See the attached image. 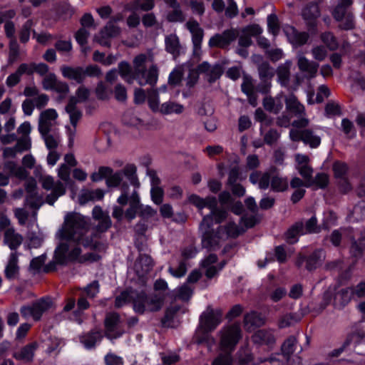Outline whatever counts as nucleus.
Returning a JSON list of instances; mask_svg holds the SVG:
<instances>
[{
	"label": "nucleus",
	"instance_id": "f257e3e1",
	"mask_svg": "<svg viewBox=\"0 0 365 365\" xmlns=\"http://www.w3.org/2000/svg\"><path fill=\"white\" fill-rule=\"evenodd\" d=\"M93 219L98 221L94 230L88 229L85 217L78 213H68L65 216L61 228L56 232L59 240H65L55 250L54 262L65 264L70 261L79 262H96L100 256L95 253L81 255V246L93 250H104L105 245L97 240L98 233L106 232L111 225V220L100 206H95L92 211Z\"/></svg>",
	"mask_w": 365,
	"mask_h": 365
},
{
	"label": "nucleus",
	"instance_id": "f03ea898",
	"mask_svg": "<svg viewBox=\"0 0 365 365\" xmlns=\"http://www.w3.org/2000/svg\"><path fill=\"white\" fill-rule=\"evenodd\" d=\"M222 313L220 309H214L208 307L200 316V326L195 331L194 340L197 344L206 343L210 346L215 343L213 338L209 334L210 331L215 329L221 323Z\"/></svg>",
	"mask_w": 365,
	"mask_h": 365
},
{
	"label": "nucleus",
	"instance_id": "7ed1b4c3",
	"mask_svg": "<svg viewBox=\"0 0 365 365\" xmlns=\"http://www.w3.org/2000/svg\"><path fill=\"white\" fill-rule=\"evenodd\" d=\"M153 61V57L150 53H140L134 58L133 64L135 78L140 86L146 84L154 86L157 83L158 78L157 66L152 64L148 70L145 68L146 64Z\"/></svg>",
	"mask_w": 365,
	"mask_h": 365
},
{
	"label": "nucleus",
	"instance_id": "20e7f679",
	"mask_svg": "<svg viewBox=\"0 0 365 365\" xmlns=\"http://www.w3.org/2000/svg\"><path fill=\"white\" fill-rule=\"evenodd\" d=\"M245 232L242 225H238L232 220H229L225 226H218L216 233L212 235V232H207L204 238L202 239V245L209 250H214L217 247L222 241L229 237L235 238Z\"/></svg>",
	"mask_w": 365,
	"mask_h": 365
},
{
	"label": "nucleus",
	"instance_id": "39448f33",
	"mask_svg": "<svg viewBox=\"0 0 365 365\" xmlns=\"http://www.w3.org/2000/svg\"><path fill=\"white\" fill-rule=\"evenodd\" d=\"M162 296H158L155 293L149 295L144 292L138 293L133 301L135 312L138 314H143L145 312H157L160 310L165 302Z\"/></svg>",
	"mask_w": 365,
	"mask_h": 365
},
{
	"label": "nucleus",
	"instance_id": "423d86ee",
	"mask_svg": "<svg viewBox=\"0 0 365 365\" xmlns=\"http://www.w3.org/2000/svg\"><path fill=\"white\" fill-rule=\"evenodd\" d=\"M117 202L121 205H125L129 202V207L125 212V217L128 220L131 221L136 217V214L140 207V198L135 190L130 193L128 183L122 185L121 194L118 197Z\"/></svg>",
	"mask_w": 365,
	"mask_h": 365
},
{
	"label": "nucleus",
	"instance_id": "0eeeda50",
	"mask_svg": "<svg viewBox=\"0 0 365 365\" xmlns=\"http://www.w3.org/2000/svg\"><path fill=\"white\" fill-rule=\"evenodd\" d=\"M88 96L89 90L83 86H81L76 91L77 98L71 97L66 107V110L69 115L71 123L73 127L72 130L69 128L70 137L74 135L77 123L82 116V113L76 108V103L86 101Z\"/></svg>",
	"mask_w": 365,
	"mask_h": 365
},
{
	"label": "nucleus",
	"instance_id": "6e6552de",
	"mask_svg": "<svg viewBox=\"0 0 365 365\" xmlns=\"http://www.w3.org/2000/svg\"><path fill=\"white\" fill-rule=\"evenodd\" d=\"M210 213L205 215L200 225L202 232V239L204 238L207 232H212L214 235L216 233V229L212 228L213 223L220 224L227 217V212L225 210L217 207V201L215 198V205L213 207H209Z\"/></svg>",
	"mask_w": 365,
	"mask_h": 365
},
{
	"label": "nucleus",
	"instance_id": "1a4fd4ad",
	"mask_svg": "<svg viewBox=\"0 0 365 365\" xmlns=\"http://www.w3.org/2000/svg\"><path fill=\"white\" fill-rule=\"evenodd\" d=\"M39 182L42 187L51 193L46 197V202L50 205H53L55 202L66 193V186L61 181H56L54 178L48 175L41 176Z\"/></svg>",
	"mask_w": 365,
	"mask_h": 365
},
{
	"label": "nucleus",
	"instance_id": "9d476101",
	"mask_svg": "<svg viewBox=\"0 0 365 365\" xmlns=\"http://www.w3.org/2000/svg\"><path fill=\"white\" fill-rule=\"evenodd\" d=\"M51 306L52 302L49 298H41L30 305L22 307L21 314L26 319L32 318L34 320L38 321Z\"/></svg>",
	"mask_w": 365,
	"mask_h": 365
},
{
	"label": "nucleus",
	"instance_id": "9b49d317",
	"mask_svg": "<svg viewBox=\"0 0 365 365\" xmlns=\"http://www.w3.org/2000/svg\"><path fill=\"white\" fill-rule=\"evenodd\" d=\"M220 345L223 350L232 351L240 339V327L237 324L225 327L220 331Z\"/></svg>",
	"mask_w": 365,
	"mask_h": 365
},
{
	"label": "nucleus",
	"instance_id": "f8f14e48",
	"mask_svg": "<svg viewBox=\"0 0 365 365\" xmlns=\"http://www.w3.org/2000/svg\"><path fill=\"white\" fill-rule=\"evenodd\" d=\"M120 315L116 312L108 313L105 318V334L106 336L113 340L119 338L123 334V330L120 328Z\"/></svg>",
	"mask_w": 365,
	"mask_h": 365
},
{
	"label": "nucleus",
	"instance_id": "ddd939ff",
	"mask_svg": "<svg viewBox=\"0 0 365 365\" xmlns=\"http://www.w3.org/2000/svg\"><path fill=\"white\" fill-rule=\"evenodd\" d=\"M58 113L53 108H48L41 113L38 120V131L41 134L56 130Z\"/></svg>",
	"mask_w": 365,
	"mask_h": 365
},
{
	"label": "nucleus",
	"instance_id": "4468645a",
	"mask_svg": "<svg viewBox=\"0 0 365 365\" xmlns=\"http://www.w3.org/2000/svg\"><path fill=\"white\" fill-rule=\"evenodd\" d=\"M289 138L292 141L302 140L304 143L309 145L311 148H317L321 143V138L309 129L299 130L292 128L289 131Z\"/></svg>",
	"mask_w": 365,
	"mask_h": 365
},
{
	"label": "nucleus",
	"instance_id": "2eb2a0df",
	"mask_svg": "<svg viewBox=\"0 0 365 365\" xmlns=\"http://www.w3.org/2000/svg\"><path fill=\"white\" fill-rule=\"evenodd\" d=\"M186 28L190 31L192 34V41L193 43V53L197 57L201 54V44L203 38V30L200 26L197 21L195 20H190L185 24Z\"/></svg>",
	"mask_w": 365,
	"mask_h": 365
},
{
	"label": "nucleus",
	"instance_id": "dca6fc26",
	"mask_svg": "<svg viewBox=\"0 0 365 365\" xmlns=\"http://www.w3.org/2000/svg\"><path fill=\"white\" fill-rule=\"evenodd\" d=\"M25 187L27 192L26 203L31 208L38 209L43 204V200L38 194L36 182L34 178L26 180Z\"/></svg>",
	"mask_w": 365,
	"mask_h": 365
},
{
	"label": "nucleus",
	"instance_id": "f3484780",
	"mask_svg": "<svg viewBox=\"0 0 365 365\" xmlns=\"http://www.w3.org/2000/svg\"><path fill=\"white\" fill-rule=\"evenodd\" d=\"M120 32V28L115 24L113 21H109L95 38L101 45L109 46V40L118 37Z\"/></svg>",
	"mask_w": 365,
	"mask_h": 365
},
{
	"label": "nucleus",
	"instance_id": "a211bd4d",
	"mask_svg": "<svg viewBox=\"0 0 365 365\" xmlns=\"http://www.w3.org/2000/svg\"><path fill=\"white\" fill-rule=\"evenodd\" d=\"M237 36L238 32L235 29L225 30L223 33L217 34L211 37L208 44L210 47L225 48L235 41Z\"/></svg>",
	"mask_w": 365,
	"mask_h": 365
},
{
	"label": "nucleus",
	"instance_id": "6ab92c4d",
	"mask_svg": "<svg viewBox=\"0 0 365 365\" xmlns=\"http://www.w3.org/2000/svg\"><path fill=\"white\" fill-rule=\"evenodd\" d=\"M217 257L214 254H210L202 261L201 267L207 279L215 277L223 268L225 262L217 263Z\"/></svg>",
	"mask_w": 365,
	"mask_h": 365
},
{
	"label": "nucleus",
	"instance_id": "aec40b11",
	"mask_svg": "<svg viewBox=\"0 0 365 365\" xmlns=\"http://www.w3.org/2000/svg\"><path fill=\"white\" fill-rule=\"evenodd\" d=\"M283 31L289 42L294 47H299L304 45L309 38V35L307 32L298 31L295 28L289 25L284 26L283 27Z\"/></svg>",
	"mask_w": 365,
	"mask_h": 365
},
{
	"label": "nucleus",
	"instance_id": "412c9836",
	"mask_svg": "<svg viewBox=\"0 0 365 365\" xmlns=\"http://www.w3.org/2000/svg\"><path fill=\"white\" fill-rule=\"evenodd\" d=\"M365 341V322H360L357 324L354 331L349 335L342 348L333 352V356H338L344 349L345 346L353 344L354 345Z\"/></svg>",
	"mask_w": 365,
	"mask_h": 365
},
{
	"label": "nucleus",
	"instance_id": "4be33fe9",
	"mask_svg": "<svg viewBox=\"0 0 365 365\" xmlns=\"http://www.w3.org/2000/svg\"><path fill=\"white\" fill-rule=\"evenodd\" d=\"M297 66L300 71L304 73L307 78H313L316 76L319 68V64L309 60L302 53L297 56Z\"/></svg>",
	"mask_w": 365,
	"mask_h": 365
},
{
	"label": "nucleus",
	"instance_id": "5701e85b",
	"mask_svg": "<svg viewBox=\"0 0 365 365\" xmlns=\"http://www.w3.org/2000/svg\"><path fill=\"white\" fill-rule=\"evenodd\" d=\"M153 267L151 257L147 255H140L135 260L133 269L136 274L142 278L146 275Z\"/></svg>",
	"mask_w": 365,
	"mask_h": 365
},
{
	"label": "nucleus",
	"instance_id": "b1692460",
	"mask_svg": "<svg viewBox=\"0 0 365 365\" xmlns=\"http://www.w3.org/2000/svg\"><path fill=\"white\" fill-rule=\"evenodd\" d=\"M199 73H205L208 81L212 83L218 79L222 73V67L220 64H215L211 66L207 62L205 61L200 64L197 67Z\"/></svg>",
	"mask_w": 365,
	"mask_h": 365
},
{
	"label": "nucleus",
	"instance_id": "393cba45",
	"mask_svg": "<svg viewBox=\"0 0 365 365\" xmlns=\"http://www.w3.org/2000/svg\"><path fill=\"white\" fill-rule=\"evenodd\" d=\"M250 182L253 185H258L261 190H266L271 184V176L269 172L262 173L260 171H253L249 177Z\"/></svg>",
	"mask_w": 365,
	"mask_h": 365
},
{
	"label": "nucleus",
	"instance_id": "a878e982",
	"mask_svg": "<svg viewBox=\"0 0 365 365\" xmlns=\"http://www.w3.org/2000/svg\"><path fill=\"white\" fill-rule=\"evenodd\" d=\"M286 108L296 116L305 115L304 106L299 102L297 97L290 94L285 98Z\"/></svg>",
	"mask_w": 365,
	"mask_h": 365
},
{
	"label": "nucleus",
	"instance_id": "bb28decb",
	"mask_svg": "<svg viewBox=\"0 0 365 365\" xmlns=\"http://www.w3.org/2000/svg\"><path fill=\"white\" fill-rule=\"evenodd\" d=\"M104 196V192L101 189L94 190H82L78 195V202L81 205H85L88 202L101 200Z\"/></svg>",
	"mask_w": 365,
	"mask_h": 365
},
{
	"label": "nucleus",
	"instance_id": "cd10ccee",
	"mask_svg": "<svg viewBox=\"0 0 365 365\" xmlns=\"http://www.w3.org/2000/svg\"><path fill=\"white\" fill-rule=\"evenodd\" d=\"M165 50L175 58L180 54L181 45L176 34L168 35L165 38Z\"/></svg>",
	"mask_w": 365,
	"mask_h": 365
},
{
	"label": "nucleus",
	"instance_id": "c85d7f7f",
	"mask_svg": "<svg viewBox=\"0 0 365 365\" xmlns=\"http://www.w3.org/2000/svg\"><path fill=\"white\" fill-rule=\"evenodd\" d=\"M5 276L8 279H14L18 277L19 267L18 266V254L12 252L10 255L8 264L4 270Z\"/></svg>",
	"mask_w": 365,
	"mask_h": 365
},
{
	"label": "nucleus",
	"instance_id": "c756f323",
	"mask_svg": "<svg viewBox=\"0 0 365 365\" xmlns=\"http://www.w3.org/2000/svg\"><path fill=\"white\" fill-rule=\"evenodd\" d=\"M123 177L129 181L130 184L135 187L134 190L139 188L140 182L137 175V167L134 164H127L122 170Z\"/></svg>",
	"mask_w": 365,
	"mask_h": 365
},
{
	"label": "nucleus",
	"instance_id": "7c9ffc66",
	"mask_svg": "<svg viewBox=\"0 0 365 365\" xmlns=\"http://www.w3.org/2000/svg\"><path fill=\"white\" fill-rule=\"evenodd\" d=\"M62 75L67 78L74 80L77 83H81L85 78V72L83 68H73L70 66H63L61 68Z\"/></svg>",
	"mask_w": 365,
	"mask_h": 365
},
{
	"label": "nucleus",
	"instance_id": "2f4dec72",
	"mask_svg": "<svg viewBox=\"0 0 365 365\" xmlns=\"http://www.w3.org/2000/svg\"><path fill=\"white\" fill-rule=\"evenodd\" d=\"M352 296V288L341 289L334 295L333 304L335 307L341 308L350 302Z\"/></svg>",
	"mask_w": 365,
	"mask_h": 365
},
{
	"label": "nucleus",
	"instance_id": "473e14b6",
	"mask_svg": "<svg viewBox=\"0 0 365 365\" xmlns=\"http://www.w3.org/2000/svg\"><path fill=\"white\" fill-rule=\"evenodd\" d=\"M23 237L13 228H7L4 233V242L11 250H16L21 245Z\"/></svg>",
	"mask_w": 365,
	"mask_h": 365
},
{
	"label": "nucleus",
	"instance_id": "72a5a7b5",
	"mask_svg": "<svg viewBox=\"0 0 365 365\" xmlns=\"http://www.w3.org/2000/svg\"><path fill=\"white\" fill-rule=\"evenodd\" d=\"M252 340L256 344H264L272 345L275 341V337L272 331L260 329L256 331L252 336Z\"/></svg>",
	"mask_w": 365,
	"mask_h": 365
},
{
	"label": "nucleus",
	"instance_id": "f704fd0d",
	"mask_svg": "<svg viewBox=\"0 0 365 365\" xmlns=\"http://www.w3.org/2000/svg\"><path fill=\"white\" fill-rule=\"evenodd\" d=\"M36 348V344L35 343L28 344L20 350L16 351L14 354V357L17 360H21L25 362L31 361L33 359Z\"/></svg>",
	"mask_w": 365,
	"mask_h": 365
},
{
	"label": "nucleus",
	"instance_id": "c9c22d12",
	"mask_svg": "<svg viewBox=\"0 0 365 365\" xmlns=\"http://www.w3.org/2000/svg\"><path fill=\"white\" fill-rule=\"evenodd\" d=\"M189 202L195 205L200 210L205 207H213L215 205V197L208 196L202 198L197 195H192L189 197Z\"/></svg>",
	"mask_w": 365,
	"mask_h": 365
},
{
	"label": "nucleus",
	"instance_id": "e433bc0d",
	"mask_svg": "<svg viewBox=\"0 0 365 365\" xmlns=\"http://www.w3.org/2000/svg\"><path fill=\"white\" fill-rule=\"evenodd\" d=\"M292 64V61L287 60L277 68V73L278 81L284 86H287L289 83L290 76L289 70Z\"/></svg>",
	"mask_w": 365,
	"mask_h": 365
},
{
	"label": "nucleus",
	"instance_id": "4c0bfd02",
	"mask_svg": "<svg viewBox=\"0 0 365 365\" xmlns=\"http://www.w3.org/2000/svg\"><path fill=\"white\" fill-rule=\"evenodd\" d=\"M184 110V106L180 103L167 101L160 105L158 112L163 115L180 114Z\"/></svg>",
	"mask_w": 365,
	"mask_h": 365
},
{
	"label": "nucleus",
	"instance_id": "58836bf2",
	"mask_svg": "<svg viewBox=\"0 0 365 365\" xmlns=\"http://www.w3.org/2000/svg\"><path fill=\"white\" fill-rule=\"evenodd\" d=\"M325 259L324 252L322 250L314 251L307 259L306 267L309 270L316 269Z\"/></svg>",
	"mask_w": 365,
	"mask_h": 365
},
{
	"label": "nucleus",
	"instance_id": "ea45409f",
	"mask_svg": "<svg viewBox=\"0 0 365 365\" xmlns=\"http://www.w3.org/2000/svg\"><path fill=\"white\" fill-rule=\"evenodd\" d=\"M304 225L302 222H297L292 227H290L286 233V240L290 243L293 244L297 242L298 237L301 235H304Z\"/></svg>",
	"mask_w": 365,
	"mask_h": 365
},
{
	"label": "nucleus",
	"instance_id": "a19ab883",
	"mask_svg": "<svg viewBox=\"0 0 365 365\" xmlns=\"http://www.w3.org/2000/svg\"><path fill=\"white\" fill-rule=\"evenodd\" d=\"M263 106L267 110L277 113L283 108L282 97H276L275 98L266 97L264 99Z\"/></svg>",
	"mask_w": 365,
	"mask_h": 365
},
{
	"label": "nucleus",
	"instance_id": "79ce46f5",
	"mask_svg": "<svg viewBox=\"0 0 365 365\" xmlns=\"http://www.w3.org/2000/svg\"><path fill=\"white\" fill-rule=\"evenodd\" d=\"M245 326L247 329H250L255 327H259L264 323V319L255 312L247 314L245 317Z\"/></svg>",
	"mask_w": 365,
	"mask_h": 365
},
{
	"label": "nucleus",
	"instance_id": "37998d69",
	"mask_svg": "<svg viewBox=\"0 0 365 365\" xmlns=\"http://www.w3.org/2000/svg\"><path fill=\"white\" fill-rule=\"evenodd\" d=\"M118 70L120 76L128 83H132L135 78V70L132 71L130 64L126 61H122L118 64Z\"/></svg>",
	"mask_w": 365,
	"mask_h": 365
},
{
	"label": "nucleus",
	"instance_id": "c03bdc74",
	"mask_svg": "<svg viewBox=\"0 0 365 365\" xmlns=\"http://www.w3.org/2000/svg\"><path fill=\"white\" fill-rule=\"evenodd\" d=\"M41 135L44 140L46 148L51 150L57 148L61 141L59 134L56 130Z\"/></svg>",
	"mask_w": 365,
	"mask_h": 365
},
{
	"label": "nucleus",
	"instance_id": "a18cd8bd",
	"mask_svg": "<svg viewBox=\"0 0 365 365\" xmlns=\"http://www.w3.org/2000/svg\"><path fill=\"white\" fill-rule=\"evenodd\" d=\"M102 339L100 331H95L84 335L81 337V341L83 344L86 349L93 348L96 343L99 342Z\"/></svg>",
	"mask_w": 365,
	"mask_h": 365
},
{
	"label": "nucleus",
	"instance_id": "49530a36",
	"mask_svg": "<svg viewBox=\"0 0 365 365\" xmlns=\"http://www.w3.org/2000/svg\"><path fill=\"white\" fill-rule=\"evenodd\" d=\"M352 4V0H340L338 5L334 10L333 16L336 21L342 19V18L349 14L347 8Z\"/></svg>",
	"mask_w": 365,
	"mask_h": 365
},
{
	"label": "nucleus",
	"instance_id": "de8ad7c7",
	"mask_svg": "<svg viewBox=\"0 0 365 365\" xmlns=\"http://www.w3.org/2000/svg\"><path fill=\"white\" fill-rule=\"evenodd\" d=\"M147 99L150 108L153 112H158L160 108L159 94L157 90L148 91Z\"/></svg>",
	"mask_w": 365,
	"mask_h": 365
},
{
	"label": "nucleus",
	"instance_id": "09e8293b",
	"mask_svg": "<svg viewBox=\"0 0 365 365\" xmlns=\"http://www.w3.org/2000/svg\"><path fill=\"white\" fill-rule=\"evenodd\" d=\"M138 294V293H135L133 291H124L121 292L120 294L115 298V307L120 308L128 303L131 299L134 301V299L136 297Z\"/></svg>",
	"mask_w": 365,
	"mask_h": 365
},
{
	"label": "nucleus",
	"instance_id": "8fccbe9b",
	"mask_svg": "<svg viewBox=\"0 0 365 365\" xmlns=\"http://www.w3.org/2000/svg\"><path fill=\"white\" fill-rule=\"evenodd\" d=\"M270 185L272 190L282 192L288 187V180L277 175L272 178Z\"/></svg>",
	"mask_w": 365,
	"mask_h": 365
},
{
	"label": "nucleus",
	"instance_id": "3c124183",
	"mask_svg": "<svg viewBox=\"0 0 365 365\" xmlns=\"http://www.w3.org/2000/svg\"><path fill=\"white\" fill-rule=\"evenodd\" d=\"M124 182H123V173L121 171H117L113 173L112 170V173L108 175L106 178V185L110 187H116L120 185H122ZM122 186H120L121 187Z\"/></svg>",
	"mask_w": 365,
	"mask_h": 365
},
{
	"label": "nucleus",
	"instance_id": "603ef678",
	"mask_svg": "<svg viewBox=\"0 0 365 365\" xmlns=\"http://www.w3.org/2000/svg\"><path fill=\"white\" fill-rule=\"evenodd\" d=\"M154 292L158 296L163 295V299L165 300L168 295V285L165 280L163 279H157L154 283Z\"/></svg>",
	"mask_w": 365,
	"mask_h": 365
},
{
	"label": "nucleus",
	"instance_id": "864d4df0",
	"mask_svg": "<svg viewBox=\"0 0 365 365\" xmlns=\"http://www.w3.org/2000/svg\"><path fill=\"white\" fill-rule=\"evenodd\" d=\"M322 41L326 44L329 50L334 51L338 48V42L336 37L331 32H324L321 34Z\"/></svg>",
	"mask_w": 365,
	"mask_h": 365
},
{
	"label": "nucleus",
	"instance_id": "5fc2aeb1",
	"mask_svg": "<svg viewBox=\"0 0 365 365\" xmlns=\"http://www.w3.org/2000/svg\"><path fill=\"white\" fill-rule=\"evenodd\" d=\"M185 5L190 7L192 11L197 15H202L205 12V5L202 0H183Z\"/></svg>",
	"mask_w": 365,
	"mask_h": 365
},
{
	"label": "nucleus",
	"instance_id": "6e6d98bb",
	"mask_svg": "<svg viewBox=\"0 0 365 365\" xmlns=\"http://www.w3.org/2000/svg\"><path fill=\"white\" fill-rule=\"evenodd\" d=\"M299 319L295 314H286L279 319L278 326L283 329L294 325Z\"/></svg>",
	"mask_w": 365,
	"mask_h": 365
},
{
	"label": "nucleus",
	"instance_id": "4d7b16f0",
	"mask_svg": "<svg viewBox=\"0 0 365 365\" xmlns=\"http://www.w3.org/2000/svg\"><path fill=\"white\" fill-rule=\"evenodd\" d=\"M364 249H365V229L359 238V242L353 239L351 250V252L357 257L362 253Z\"/></svg>",
	"mask_w": 365,
	"mask_h": 365
},
{
	"label": "nucleus",
	"instance_id": "13d9d810",
	"mask_svg": "<svg viewBox=\"0 0 365 365\" xmlns=\"http://www.w3.org/2000/svg\"><path fill=\"white\" fill-rule=\"evenodd\" d=\"M267 26L269 32L276 36L280 30L277 16L275 14H270L267 16Z\"/></svg>",
	"mask_w": 365,
	"mask_h": 365
},
{
	"label": "nucleus",
	"instance_id": "bf43d9fd",
	"mask_svg": "<svg viewBox=\"0 0 365 365\" xmlns=\"http://www.w3.org/2000/svg\"><path fill=\"white\" fill-rule=\"evenodd\" d=\"M302 16L305 19H315L319 16V11L317 4H311L302 10Z\"/></svg>",
	"mask_w": 365,
	"mask_h": 365
},
{
	"label": "nucleus",
	"instance_id": "052dcab7",
	"mask_svg": "<svg viewBox=\"0 0 365 365\" xmlns=\"http://www.w3.org/2000/svg\"><path fill=\"white\" fill-rule=\"evenodd\" d=\"M173 11L169 12L167 15V19L170 22L182 21L185 19V16L181 9L180 5L178 6L171 7Z\"/></svg>",
	"mask_w": 365,
	"mask_h": 365
},
{
	"label": "nucleus",
	"instance_id": "680f3d73",
	"mask_svg": "<svg viewBox=\"0 0 365 365\" xmlns=\"http://www.w3.org/2000/svg\"><path fill=\"white\" fill-rule=\"evenodd\" d=\"M194 288L189 284L185 283L178 289V297L183 301L190 299L193 294Z\"/></svg>",
	"mask_w": 365,
	"mask_h": 365
},
{
	"label": "nucleus",
	"instance_id": "e2e57ef3",
	"mask_svg": "<svg viewBox=\"0 0 365 365\" xmlns=\"http://www.w3.org/2000/svg\"><path fill=\"white\" fill-rule=\"evenodd\" d=\"M333 170L335 178L339 180L346 177L348 166L344 163L336 162L333 165Z\"/></svg>",
	"mask_w": 365,
	"mask_h": 365
},
{
	"label": "nucleus",
	"instance_id": "0e129e2a",
	"mask_svg": "<svg viewBox=\"0 0 365 365\" xmlns=\"http://www.w3.org/2000/svg\"><path fill=\"white\" fill-rule=\"evenodd\" d=\"M6 168L10 170L11 174L20 179H25L28 176V172L24 168L16 167L14 163L6 164Z\"/></svg>",
	"mask_w": 365,
	"mask_h": 365
},
{
	"label": "nucleus",
	"instance_id": "69168bd1",
	"mask_svg": "<svg viewBox=\"0 0 365 365\" xmlns=\"http://www.w3.org/2000/svg\"><path fill=\"white\" fill-rule=\"evenodd\" d=\"M111 173L112 169L110 168L102 166L98 168L97 172L93 173L91 175V178L93 182H98L103 178H106Z\"/></svg>",
	"mask_w": 365,
	"mask_h": 365
},
{
	"label": "nucleus",
	"instance_id": "338daca9",
	"mask_svg": "<svg viewBox=\"0 0 365 365\" xmlns=\"http://www.w3.org/2000/svg\"><path fill=\"white\" fill-rule=\"evenodd\" d=\"M169 273L176 278H181L185 276L187 272V266L184 261H181L178 266L175 268L173 267H169L168 268Z\"/></svg>",
	"mask_w": 365,
	"mask_h": 365
},
{
	"label": "nucleus",
	"instance_id": "774afa93",
	"mask_svg": "<svg viewBox=\"0 0 365 365\" xmlns=\"http://www.w3.org/2000/svg\"><path fill=\"white\" fill-rule=\"evenodd\" d=\"M57 81L56 76L53 73H49L43 77L42 86L46 91H51Z\"/></svg>",
	"mask_w": 365,
	"mask_h": 365
}]
</instances>
